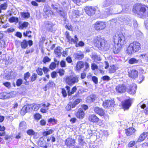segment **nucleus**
<instances>
[{
	"mask_svg": "<svg viewBox=\"0 0 148 148\" xmlns=\"http://www.w3.org/2000/svg\"><path fill=\"white\" fill-rule=\"evenodd\" d=\"M96 98L95 95H91L87 97V100L88 102H93Z\"/></svg>",
	"mask_w": 148,
	"mask_h": 148,
	"instance_id": "2f4dec72",
	"label": "nucleus"
},
{
	"mask_svg": "<svg viewBox=\"0 0 148 148\" xmlns=\"http://www.w3.org/2000/svg\"><path fill=\"white\" fill-rule=\"evenodd\" d=\"M137 86L135 84H132L127 87L126 91L129 93L131 95H134L136 92Z\"/></svg>",
	"mask_w": 148,
	"mask_h": 148,
	"instance_id": "6e6552de",
	"label": "nucleus"
},
{
	"mask_svg": "<svg viewBox=\"0 0 148 148\" xmlns=\"http://www.w3.org/2000/svg\"><path fill=\"white\" fill-rule=\"evenodd\" d=\"M133 11L142 18L146 16H148V7L144 5L140 4H135L134 6Z\"/></svg>",
	"mask_w": 148,
	"mask_h": 148,
	"instance_id": "7ed1b4c3",
	"label": "nucleus"
},
{
	"mask_svg": "<svg viewBox=\"0 0 148 148\" xmlns=\"http://www.w3.org/2000/svg\"><path fill=\"white\" fill-rule=\"evenodd\" d=\"M42 104H33V108L34 107V111L37 110L41 106H42Z\"/></svg>",
	"mask_w": 148,
	"mask_h": 148,
	"instance_id": "a18cd8bd",
	"label": "nucleus"
},
{
	"mask_svg": "<svg viewBox=\"0 0 148 148\" xmlns=\"http://www.w3.org/2000/svg\"><path fill=\"white\" fill-rule=\"evenodd\" d=\"M139 57L142 59L143 62L146 63L148 62V54H143L139 55Z\"/></svg>",
	"mask_w": 148,
	"mask_h": 148,
	"instance_id": "412c9836",
	"label": "nucleus"
},
{
	"mask_svg": "<svg viewBox=\"0 0 148 148\" xmlns=\"http://www.w3.org/2000/svg\"><path fill=\"white\" fill-rule=\"evenodd\" d=\"M113 40L114 43L116 44L115 46L117 50L114 51V53L116 54L119 51L122 46L126 43V41L124 36L122 34H115L113 37Z\"/></svg>",
	"mask_w": 148,
	"mask_h": 148,
	"instance_id": "f257e3e1",
	"label": "nucleus"
},
{
	"mask_svg": "<svg viewBox=\"0 0 148 148\" xmlns=\"http://www.w3.org/2000/svg\"><path fill=\"white\" fill-rule=\"evenodd\" d=\"M106 27V24L104 22L98 21L95 24V28L97 30H102Z\"/></svg>",
	"mask_w": 148,
	"mask_h": 148,
	"instance_id": "0eeeda50",
	"label": "nucleus"
},
{
	"mask_svg": "<svg viewBox=\"0 0 148 148\" xmlns=\"http://www.w3.org/2000/svg\"><path fill=\"white\" fill-rule=\"evenodd\" d=\"M71 104L72 102H70L66 106V108L67 110L69 111L71 110V108H72L71 106Z\"/></svg>",
	"mask_w": 148,
	"mask_h": 148,
	"instance_id": "13d9d810",
	"label": "nucleus"
},
{
	"mask_svg": "<svg viewBox=\"0 0 148 148\" xmlns=\"http://www.w3.org/2000/svg\"><path fill=\"white\" fill-rule=\"evenodd\" d=\"M30 74L29 72H27L24 75V79L27 81V79L29 77Z\"/></svg>",
	"mask_w": 148,
	"mask_h": 148,
	"instance_id": "0e129e2a",
	"label": "nucleus"
},
{
	"mask_svg": "<svg viewBox=\"0 0 148 148\" xmlns=\"http://www.w3.org/2000/svg\"><path fill=\"white\" fill-rule=\"evenodd\" d=\"M84 63L83 62L81 61L77 62L76 66V70L79 71L84 67Z\"/></svg>",
	"mask_w": 148,
	"mask_h": 148,
	"instance_id": "a878e982",
	"label": "nucleus"
},
{
	"mask_svg": "<svg viewBox=\"0 0 148 148\" xmlns=\"http://www.w3.org/2000/svg\"><path fill=\"white\" fill-rule=\"evenodd\" d=\"M26 132L27 134L29 136H33L36 134V132L32 129L28 130Z\"/></svg>",
	"mask_w": 148,
	"mask_h": 148,
	"instance_id": "79ce46f5",
	"label": "nucleus"
},
{
	"mask_svg": "<svg viewBox=\"0 0 148 148\" xmlns=\"http://www.w3.org/2000/svg\"><path fill=\"white\" fill-rule=\"evenodd\" d=\"M50 59L47 56H45L43 58V62L44 63H46L47 62H50Z\"/></svg>",
	"mask_w": 148,
	"mask_h": 148,
	"instance_id": "3c124183",
	"label": "nucleus"
},
{
	"mask_svg": "<svg viewBox=\"0 0 148 148\" xmlns=\"http://www.w3.org/2000/svg\"><path fill=\"white\" fill-rule=\"evenodd\" d=\"M3 84L8 89H10L11 87V83L9 82H4L3 83Z\"/></svg>",
	"mask_w": 148,
	"mask_h": 148,
	"instance_id": "de8ad7c7",
	"label": "nucleus"
},
{
	"mask_svg": "<svg viewBox=\"0 0 148 148\" xmlns=\"http://www.w3.org/2000/svg\"><path fill=\"white\" fill-rule=\"evenodd\" d=\"M78 142L80 145H83L86 144L84 140V138L82 136H79L78 138Z\"/></svg>",
	"mask_w": 148,
	"mask_h": 148,
	"instance_id": "72a5a7b5",
	"label": "nucleus"
},
{
	"mask_svg": "<svg viewBox=\"0 0 148 148\" xmlns=\"http://www.w3.org/2000/svg\"><path fill=\"white\" fill-rule=\"evenodd\" d=\"M141 49V45L138 42H134L130 44L126 50L128 55H131L139 51Z\"/></svg>",
	"mask_w": 148,
	"mask_h": 148,
	"instance_id": "20e7f679",
	"label": "nucleus"
},
{
	"mask_svg": "<svg viewBox=\"0 0 148 148\" xmlns=\"http://www.w3.org/2000/svg\"><path fill=\"white\" fill-rule=\"evenodd\" d=\"M34 116L35 118L36 119H39L41 118V116L39 114L37 113L35 114L34 115Z\"/></svg>",
	"mask_w": 148,
	"mask_h": 148,
	"instance_id": "774afa93",
	"label": "nucleus"
},
{
	"mask_svg": "<svg viewBox=\"0 0 148 148\" xmlns=\"http://www.w3.org/2000/svg\"><path fill=\"white\" fill-rule=\"evenodd\" d=\"M122 6L120 5H116L110 6L109 9L106 10V12H108V14L119 13L121 9Z\"/></svg>",
	"mask_w": 148,
	"mask_h": 148,
	"instance_id": "39448f33",
	"label": "nucleus"
},
{
	"mask_svg": "<svg viewBox=\"0 0 148 148\" xmlns=\"http://www.w3.org/2000/svg\"><path fill=\"white\" fill-rule=\"evenodd\" d=\"M94 42L96 46L99 50L103 51H107L110 48L108 43L100 36H96L95 38Z\"/></svg>",
	"mask_w": 148,
	"mask_h": 148,
	"instance_id": "f03ea898",
	"label": "nucleus"
},
{
	"mask_svg": "<svg viewBox=\"0 0 148 148\" xmlns=\"http://www.w3.org/2000/svg\"><path fill=\"white\" fill-rule=\"evenodd\" d=\"M23 82L22 79H19L17 80L16 82V85L18 86H19L21 85Z\"/></svg>",
	"mask_w": 148,
	"mask_h": 148,
	"instance_id": "8fccbe9b",
	"label": "nucleus"
},
{
	"mask_svg": "<svg viewBox=\"0 0 148 148\" xmlns=\"http://www.w3.org/2000/svg\"><path fill=\"white\" fill-rule=\"evenodd\" d=\"M127 88L123 84H120L117 86L116 88V92L119 93H123L126 91Z\"/></svg>",
	"mask_w": 148,
	"mask_h": 148,
	"instance_id": "2eb2a0df",
	"label": "nucleus"
},
{
	"mask_svg": "<svg viewBox=\"0 0 148 148\" xmlns=\"http://www.w3.org/2000/svg\"><path fill=\"white\" fill-rule=\"evenodd\" d=\"M65 88L68 93V95L69 96H71L72 94H73L77 90L76 87L75 86L73 87L71 90V91H70V87L69 86H66Z\"/></svg>",
	"mask_w": 148,
	"mask_h": 148,
	"instance_id": "a211bd4d",
	"label": "nucleus"
},
{
	"mask_svg": "<svg viewBox=\"0 0 148 148\" xmlns=\"http://www.w3.org/2000/svg\"><path fill=\"white\" fill-rule=\"evenodd\" d=\"M96 10L95 7H87L85 8L86 13L90 16H92L95 14Z\"/></svg>",
	"mask_w": 148,
	"mask_h": 148,
	"instance_id": "f8f14e48",
	"label": "nucleus"
},
{
	"mask_svg": "<svg viewBox=\"0 0 148 148\" xmlns=\"http://www.w3.org/2000/svg\"><path fill=\"white\" fill-rule=\"evenodd\" d=\"M53 132L52 130L50 129L48 131H45L42 133V135L43 136H47L52 134Z\"/></svg>",
	"mask_w": 148,
	"mask_h": 148,
	"instance_id": "58836bf2",
	"label": "nucleus"
},
{
	"mask_svg": "<svg viewBox=\"0 0 148 148\" xmlns=\"http://www.w3.org/2000/svg\"><path fill=\"white\" fill-rule=\"evenodd\" d=\"M139 61V60L136 59L134 58H130L128 61V62L130 64H137L138 63Z\"/></svg>",
	"mask_w": 148,
	"mask_h": 148,
	"instance_id": "7c9ffc66",
	"label": "nucleus"
},
{
	"mask_svg": "<svg viewBox=\"0 0 148 148\" xmlns=\"http://www.w3.org/2000/svg\"><path fill=\"white\" fill-rule=\"evenodd\" d=\"M21 45L22 48L25 49L27 46L28 42L26 40H24L23 42H21Z\"/></svg>",
	"mask_w": 148,
	"mask_h": 148,
	"instance_id": "4c0bfd02",
	"label": "nucleus"
},
{
	"mask_svg": "<svg viewBox=\"0 0 148 148\" xmlns=\"http://www.w3.org/2000/svg\"><path fill=\"white\" fill-rule=\"evenodd\" d=\"M50 105L49 103H47V105L45 104H42V106L43 107L42 108L40 109V111L43 113H46L48 110V107Z\"/></svg>",
	"mask_w": 148,
	"mask_h": 148,
	"instance_id": "c85d7f7f",
	"label": "nucleus"
},
{
	"mask_svg": "<svg viewBox=\"0 0 148 148\" xmlns=\"http://www.w3.org/2000/svg\"><path fill=\"white\" fill-rule=\"evenodd\" d=\"M113 2V0H106L103 2V6L104 7L110 6L112 5Z\"/></svg>",
	"mask_w": 148,
	"mask_h": 148,
	"instance_id": "cd10ccee",
	"label": "nucleus"
},
{
	"mask_svg": "<svg viewBox=\"0 0 148 148\" xmlns=\"http://www.w3.org/2000/svg\"><path fill=\"white\" fill-rule=\"evenodd\" d=\"M73 15L75 16V17H77V16H79V13L78 10H74L73 11Z\"/></svg>",
	"mask_w": 148,
	"mask_h": 148,
	"instance_id": "5fc2aeb1",
	"label": "nucleus"
},
{
	"mask_svg": "<svg viewBox=\"0 0 148 148\" xmlns=\"http://www.w3.org/2000/svg\"><path fill=\"white\" fill-rule=\"evenodd\" d=\"M128 73L130 77L134 79L137 77L138 74V71L134 69L128 70Z\"/></svg>",
	"mask_w": 148,
	"mask_h": 148,
	"instance_id": "9d476101",
	"label": "nucleus"
},
{
	"mask_svg": "<svg viewBox=\"0 0 148 148\" xmlns=\"http://www.w3.org/2000/svg\"><path fill=\"white\" fill-rule=\"evenodd\" d=\"M65 27L66 29H67L70 30L72 31L73 27L72 26L69 24L66 25Z\"/></svg>",
	"mask_w": 148,
	"mask_h": 148,
	"instance_id": "338daca9",
	"label": "nucleus"
},
{
	"mask_svg": "<svg viewBox=\"0 0 148 148\" xmlns=\"http://www.w3.org/2000/svg\"><path fill=\"white\" fill-rule=\"evenodd\" d=\"M27 107L24 106L22 108L21 112V114L22 115H24L27 113L26 108Z\"/></svg>",
	"mask_w": 148,
	"mask_h": 148,
	"instance_id": "49530a36",
	"label": "nucleus"
},
{
	"mask_svg": "<svg viewBox=\"0 0 148 148\" xmlns=\"http://www.w3.org/2000/svg\"><path fill=\"white\" fill-rule=\"evenodd\" d=\"M42 70L41 68H38L36 70V71L38 75H41L43 73Z\"/></svg>",
	"mask_w": 148,
	"mask_h": 148,
	"instance_id": "864d4df0",
	"label": "nucleus"
},
{
	"mask_svg": "<svg viewBox=\"0 0 148 148\" xmlns=\"http://www.w3.org/2000/svg\"><path fill=\"white\" fill-rule=\"evenodd\" d=\"M131 100L130 99L126 100L122 102V107L124 109H128L131 106Z\"/></svg>",
	"mask_w": 148,
	"mask_h": 148,
	"instance_id": "dca6fc26",
	"label": "nucleus"
},
{
	"mask_svg": "<svg viewBox=\"0 0 148 148\" xmlns=\"http://www.w3.org/2000/svg\"><path fill=\"white\" fill-rule=\"evenodd\" d=\"M79 81V78L77 76L72 75L67 76L66 79V83L71 86L77 83Z\"/></svg>",
	"mask_w": 148,
	"mask_h": 148,
	"instance_id": "423d86ee",
	"label": "nucleus"
},
{
	"mask_svg": "<svg viewBox=\"0 0 148 148\" xmlns=\"http://www.w3.org/2000/svg\"><path fill=\"white\" fill-rule=\"evenodd\" d=\"M56 67V63L55 62H52L50 64L49 68L51 70H53Z\"/></svg>",
	"mask_w": 148,
	"mask_h": 148,
	"instance_id": "680f3d73",
	"label": "nucleus"
},
{
	"mask_svg": "<svg viewBox=\"0 0 148 148\" xmlns=\"http://www.w3.org/2000/svg\"><path fill=\"white\" fill-rule=\"evenodd\" d=\"M65 35H66L67 39L68 40L69 42L70 43H73L75 44L77 42L78 40V38L76 36H75V39H74L71 38V36H70L69 35V33L67 31L66 32Z\"/></svg>",
	"mask_w": 148,
	"mask_h": 148,
	"instance_id": "9b49d317",
	"label": "nucleus"
},
{
	"mask_svg": "<svg viewBox=\"0 0 148 148\" xmlns=\"http://www.w3.org/2000/svg\"><path fill=\"white\" fill-rule=\"evenodd\" d=\"M56 10H57V11L60 13V15L63 17V20H65L66 17L65 13L61 10H58L56 8Z\"/></svg>",
	"mask_w": 148,
	"mask_h": 148,
	"instance_id": "e433bc0d",
	"label": "nucleus"
},
{
	"mask_svg": "<svg viewBox=\"0 0 148 148\" xmlns=\"http://www.w3.org/2000/svg\"><path fill=\"white\" fill-rule=\"evenodd\" d=\"M7 3H4L0 5V8L2 10H5L7 9Z\"/></svg>",
	"mask_w": 148,
	"mask_h": 148,
	"instance_id": "c03bdc74",
	"label": "nucleus"
},
{
	"mask_svg": "<svg viewBox=\"0 0 148 148\" xmlns=\"http://www.w3.org/2000/svg\"><path fill=\"white\" fill-rule=\"evenodd\" d=\"M65 71L63 69H58L56 71V74L58 73L60 75L62 76L64 75Z\"/></svg>",
	"mask_w": 148,
	"mask_h": 148,
	"instance_id": "f704fd0d",
	"label": "nucleus"
},
{
	"mask_svg": "<svg viewBox=\"0 0 148 148\" xmlns=\"http://www.w3.org/2000/svg\"><path fill=\"white\" fill-rule=\"evenodd\" d=\"M88 119L90 122L93 123L97 122L99 120V119L96 115L94 114L90 115Z\"/></svg>",
	"mask_w": 148,
	"mask_h": 148,
	"instance_id": "6ab92c4d",
	"label": "nucleus"
},
{
	"mask_svg": "<svg viewBox=\"0 0 148 148\" xmlns=\"http://www.w3.org/2000/svg\"><path fill=\"white\" fill-rule=\"evenodd\" d=\"M29 23L28 22H25L22 24L20 25L19 28L21 29H23L24 28L27 27Z\"/></svg>",
	"mask_w": 148,
	"mask_h": 148,
	"instance_id": "c9c22d12",
	"label": "nucleus"
},
{
	"mask_svg": "<svg viewBox=\"0 0 148 148\" xmlns=\"http://www.w3.org/2000/svg\"><path fill=\"white\" fill-rule=\"evenodd\" d=\"M93 109L95 113L98 114L101 116H102L104 115V112L101 108H100L98 107L94 106L93 108Z\"/></svg>",
	"mask_w": 148,
	"mask_h": 148,
	"instance_id": "f3484780",
	"label": "nucleus"
},
{
	"mask_svg": "<svg viewBox=\"0 0 148 148\" xmlns=\"http://www.w3.org/2000/svg\"><path fill=\"white\" fill-rule=\"evenodd\" d=\"M114 101L113 100H106L103 102L102 105L105 108L108 109L111 107H112L114 105Z\"/></svg>",
	"mask_w": 148,
	"mask_h": 148,
	"instance_id": "1a4fd4ad",
	"label": "nucleus"
},
{
	"mask_svg": "<svg viewBox=\"0 0 148 148\" xmlns=\"http://www.w3.org/2000/svg\"><path fill=\"white\" fill-rule=\"evenodd\" d=\"M92 80L95 84H97L98 82V78L95 76H93L92 77Z\"/></svg>",
	"mask_w": 148,
	"mask_h": 148,
	"instance_id": "bf43d9fd",
	"label": "nucleus"
},
{
	"mask_svg": "<svg viewBox=\"0 0 148 148\" xmlns=\"http://www.w3.org/2000/svg\"><path fill=\"white\" fill-rule=\"evenodd\" d=\"M73 56L75 59L77 60H81L84 57V55L83 53L78 52L74 53Z\"/></svg>",
	"mask_w": 148,
	"mask_h": 148,
	"instance_id": "bb28decb",
	"label": "nucleus"
},
{
	"mask_svg": "<svg viewBox=\"0 0 148 148\" xmlns=\"http://www.w3.org/2000/svg\"><path fill=\"white\" fill-rule=\"evenodd\" d=\"M148 135V133L147 132H144L141 134L140 136L138 139V142L143 141Z\"/></svg>",
	"mask_w": 148,
	"mask_h": 148,
	"instance_id": "5701e85b",
	"label": "nucleus"
},
{
	"mask_svg": "<svg viewBox=\"0 0 148 148\" xmlns=\"http://www.w3.org/2000/svg\"><path fill=\"white\" fill-rule=\"evenodd\" d=\"M91 67L93 70L98 69V66L94 63H93L91 64Z\"/></svg>",
	"mask_w": 148,
	"mask_h": 148,
	"instance_id": "4d7b16f0",
	"label": "nucleus"
},
{
	"mask_svg": "<svg viewBox=\"0 0 148 148\" xmlns=\"http://www.w3.org/2000/svg\"><path fill=\"white\" fill-rule=\"evenodd\" d=\"M61 50V48L60 47H58L57 49H56V55L57 54L58 56L60 55V50Z\"/></svg>",
	"mask_w": 148,
	"mask_h": 148,
	"instance_id": "e2e57ef3",
	"label": "nucleus"
},
{
	"mask_svg": "<svg viewBox=\"0 0 148 148\" xmlns=\"http://www.w3.org/2000/svg\"><path fill=\"white\" fill-rule=\"evenodd\" d=\"M135 131V130L134 128H129L125 130V134L127 136H129L132 135Z\"/></svg>",
	"mask_w": 148,
	"mask_h": 148,
	"instance_id": "b1692460",
	"label": "nucleus"
},
{
	"mask_svg": "<svg viewBox=\"0 0 148 148\" xmlns=\"http://www.w3.org/2000/svg\"><path fill=\"white\" fill-rule=\"evenodd\" d=\"M45 27L47 30L52 31V27L54 25L52 23L50 22H47L45 23Z\"/></svg>",
	"mask_w": 148,
	"mask_h": 148,
	"instance_id": "c756f323",
	"label": "nucleus"
},
{
	"mask_svg": "<svg viewBox=\"0 0 148 148\" xmlns=\"http://www.w3.org/2000/svg\"><path fill=\"white\" fill-rule=\"evenodd\" d=\"M37 77V75L34 73H33L31 77V81H34Z\"/></svg>",
	"mask_w": 148,
	"mask_h": 148,
	"instance_id": "69168bd1",
	"label": "nucleus"
},
{
	"mask_svg": "<svg viewBox=\"0 0 148 148\" xmlns=\"http://www.w3.org/2000/svg\"><path fill=\"white\" fill-rule=\"evenodd\" d=\"M75 143V140L71 138H68L65 140L66 145L69 148L74 146Z\"/></svg>",
	"mask_w": 148,
	"mask_h": 148,
	"instance_id": "4468645a",
	"label": "nucleus"
},
{
	"mask_svg": "<svg viewBox=\"0 0 148 148\" xmlns=\"http://www.w3.org/2000/svg\"><path fill=\"white\" fill-rule=\"evenodd\" d=\"M32 33V32L30 31H27L26 33L24 32L23 33V35L25 36H27L29 37H31V34Z\"/></svg>",
	"mask_w": 148,
	"mask_h": 148,
	"instance_id": "6e6d98bb",
	"label": "nucleus"
},
{
	"mask_svg": "<svg viewBox=\"0 0 148 148\" xmlns=\"http://www.w3.org/2000/svg\"><path fill=\"white\" fill-rule=\"evenodd\" d=\"M118 69V67L114 65H112L110 66L109 68V72L110 73H114L116 71V70Z\"/></svg>",
	"mask_w": 148,
	"mask_h": 148,
	"instance_id": "473e14b6",
	"label": "nucleus"
},
{
	"mask_svg": "<svg viewBox=\"0 0 148 148\" xmlns=\"http://www.w3.org/2000/svg\"><path fill=\"white\" fill-rule=\"evenodd\" d=\"M77 117L79 119H82L84 116V113L82 109L79 108L76 114Z\"/></svg>",
	"mask_w": 148,
	"mask_h": 148,
	"instance_id": "4be33fe9",
	"label": "nucleus"
},
{
	"mask_svg": "<svg viewBox=\"0 0 148 148\" xmlns=\"http://www.w3.org/2000/svg\"><path fill=\"white\" fill-rule=\"evenodd\" d=\"M135 144V142L134 141H130L128 145V147H130L133 146Z\"/></svg>",
	"mask_w": 148,
	"mask_h": 148,
	"instance_id": "052dcab7",
	"label": "nucleus"
},
{
	"mask_svg": "<svg viewBox=\"0 0 148 148\" xmlns=\"http://www.w3.org/2000/svg\"><path fill=\"white\" fill-rule=\"evenodd\" d=\"M45 14L48 17L51 16L53 14L52 11L50 10L49 8L47 6H45L43 9Z\"/></svg>",
	"mask_w": 148,
	"mask_h": 148,
	"instance_id": "aec40b11",
	"label": "nucleus"
},
{
	"mask_svg": "<svg viewBox=\"0 0 148 148\" xmlns=\"http://www.w3.org/2000/svg\"><path fill=\"white\" fill-rule=\"evenodd\" d=\"M9 20L10 23H17L18 22V19L17 18L13 16L10 18Z\"/></svg>",
	"mask_w": 148,
	"mask_h": 148,
	"instance_id": "ea45409f",
	"label": "nucleus"
},
{
	"mask_svg": "<svg viewBox=\"0 0 148 148\" xmlns=\"http://www.w3.org/2000/svg\"><path fill=\"white\" fill-rule=\"evenodd\" d=\"M27 127V124L25 122L22 121L20 123L19 128L20 130L24 131L26 129Z\"/></svg>",
	"mask_w": 148,
	"mask_h": 148,
	"instance_id": "393cba45",
	"label": "nucleus"
},
{
	"mask_svg": "<svg viewBox=\"0 0 148 148\" xmlns=\"http://www.w3.org/2000/svg\"><path fill=\"white\" fill-rule=\"evenodd\" d=\"M13 92H11L10 93H7L6 92H4L0 93V99H5L10 98L14 97L13 95Z\"/></svg>",
	"mask_w": 148,
	"mask_h": 148,
	"instance_id": "ddd939ff",
	"label": "nucleus"
},
{
	"mask_svg": "<svg viewBox=\"0 0 148 148\" xmlns=\"http://www.w3.org/2000/svg\"><path fill=\"white\" fill-rule=\"evenodd\" d=\"M48 85L49 86V87H52L55 85V84L52 81H49L48 84L47 85H46L44 88V89L45 90H47V87Z\"/></svg>",
	"mask_w": 148,
	"mask_h": 148,
	"instance_id": "a19ab883",
	"label": "nucleus"
},
{
	"mask_svg": "<svg viewBox=\"0 0 148 148\" xmlns=\"http://www.w3.org/2000/svg\"><path fill=\"white\" fill-rule=\"evenodd\" d=\"M101 79H102L103 81H108L110 80V77L107 75H105L102 77L101 78Z\"/></svg>",
	"mask_w": 148,
	"mask_h": 148,
	"instance_id": "603ef678",
	"label": "nucleus"
},
{
	"mask_svg": "<svg viewBox=\"0 0 148 148\" xmlns=\"http://www.w3.org/2000/svg\"><path fill=\"white\" fill-rule=\"evenodd\" d=\"M22 15L25 18H28L30 16V14L29 13L27 12H24L22 13Z\"/></svg>",
	"mask_w": 148,
	"mask_h": 148,
	"instance_id": "09e8293b",
	"label": "nucleus"
},
{
	"mask_svg": "<svg viewBox=\"0 0 148 148\" xmlns=\"http://www.w3.org/2000/svg\"><path fill=\"white\" fill-rule=\"evenodd\" d=\"M24 106L27 107L26 110L27 112H30L32 110V108H33V104L25 105Z\"/></svg>",
	"mask_w": 148,
	"mask_h": 148,
	"instance_id": "37998d69",
	"label": "nucleus"
}]
</instances>
